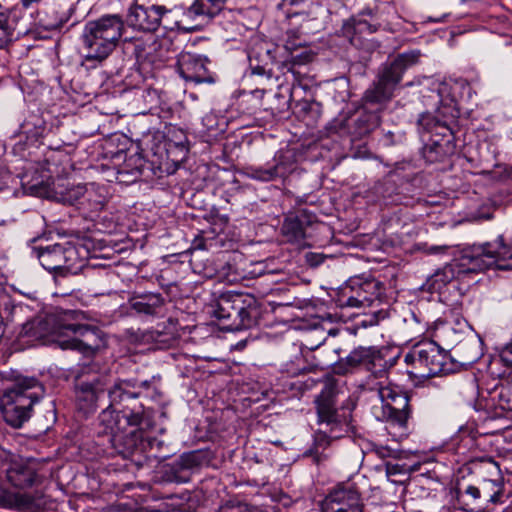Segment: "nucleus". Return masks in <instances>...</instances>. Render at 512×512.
Segmentation results:
<instances>
[{
	"mask_svg": "<svg viewBox=\"0 0 512 512\" xmlns=\"http://www.w3.org/2000/svg\"><path fill=\"white\" fill-rule=\"evenodd\" d=\"M124 29V20L118 14L87 21L80 36L84 59L94 63L105 61L118 46Z\"/></svg>",
	"mask_w": 512,
	"mask_h": 512,
	"instance_id": "f257e3e1",
	"label": "nucleus"
},
{
	"mask_svg": "<svg viewBox=\"0 0 512 512\" xmlns=\"http://www.w3.org/2000/svg\"><path fill=\"white\" fill-rule=\"evenodd\" d=\"M45 395L43 384L35 377L17 375L11 387L0 398L3 417L7 424L20 428L30 417L33 405Z\"/></svg>",
	"mask_w": 512,
	"mask_h": 512,
	"instance_id": "f03ea898",
	"label": "nucleus"
},
{
	"mask_svg": "<svg viewBox=\"0 0 512 512\" xmlns=\"http://www.w3.org/2000/svg\"><path fill=\"white\" fill-rule=\"evenodd\" d=\"M213 315L223 322L224 329L239 331L257 324L261 308L253 295L228 291L217 298Z\"/></svg>",
	"mask_w": 512,
	"mask_h": 512,
	"instance_id": "7ed1b4c3",
	"label": "nucleus"
},
{
	"mask_svg": "<svg viewBox=\"0 0 512 512\" xmlns=\"http://www.w3.org/2000/svg\"><path fill=\"white\" fill-rule=\"evenodd\" d=\"M338 385L334 378H327L314 403L317 423L325 425L333 438H342L352 431V412L337 405Z\"/></svg>",
	"mask_w": 512,
	"mask_h": 512,
	"instance_id": "20e7f679",
	"label": "nucleus"
},
{
	"mask_svg": "<svg viewBox=\"0 0 512 512\" xmlns=\"http://www.w3.org/2000/svg\"><path fill=\"white\" fill-rule=\"evenodd\" d=\"M404 362L408 366L410 378L426 379L448 374L453 369L448 354L435 342L418 343L405 355Z\"/></svg>",
	"mask_w": 512,
	"mask_h": 512,
	"instance_id": "39448f33",
	"label": "nucleus"
},
{
	"mask_svg": "<svg viewBox=\"0 0 512 512\" xmlns=\"http://www.w3.org/2000/svg\"><path fill=\"white\" fill-rule=\"evenodd\" d=\"M420 56V51L412 50L398 54L393 61L384 64L378 74L377 81L365 91V101L372 104L389 101L405 71L417 64Z\"/></svg>",
	"mask_w": 512,
	"mask_h": 512,
	"instance_id": "423d86ee",
	"label": "nucleus"
},
{
	"mask_svg": "<svg viewBox=\"0 0 512 512\" xmlns=\"http://www.w3.org/2000/svg\"><path fill=\"white\" fill-rule=\"evenodd\" d=\"M512 260V245L506 244L502 235L493 242L473 244L462 250L461 266L471 272H482L496 268L510 269L505 261Z\"/></svg>",
	"mask_w": 512,
	"mask_h": 512,
	"instance_id": "0eeeda50",
	"label": "nucleus"
},
{
	"mask_svg": "<svg viewBox=\"0 0 512 512\" xmlns=\"http://www.w3.org/2000/svg\"><path fill=\"white\" fill-rule=\"evenodd\" d=\"M80 313L76 310H65L58 313L57 329L66 339L58 340L62 349L76 350L84 355H93L100 347L99 331L89 325L70 322L76 320Z\"/></svg>",
	"mask_w": 512,
	"mask_h": 512,
	"instance_id": "6e6552de",
	"label": "nucleus"
},
{
	"mask_svg": "<svg viewBox=\"0 0 512 512\" xmlns=\"http://www.w3.org/2000/svg\"><path fill=\"white\" fill-rule=\"evenodd\" d=\"M126 383L115 384L108 392L110 405L99 416L101 424L114 438L128 432L129 428H136L142 421V414L125 407L117 410L115 405L126 399L136 397V394L126 390Z\"/></svg>",
	"mask_w": 512,
	"mask_h": 512,
	"instance_id": "1a4fd4ad",
	"label": "nucleus"
},
{
	"mask_svg": "<svg viewBox=\"0 0 512 512\" xmlns=\"http://www.w3.org/2000/svg\"><path fill=\"white\" fill-rule=\"evenodd\" d=\"M40 264L55 277L76 275L86 265V258L80 255L79 249L73 244L56 243L35 249Z\"/></svg>",
	"mask_w": 512,
	"mask_h": 512,
	"instance_id": "9d476101",
	"label": "nucleus"
},
{
	"mask_svg": "<svg viewBox=\"0 0 512 512\" xmlns=\"http://www.w3.org/2000/svg\"><path fill=\"white\" fill-rule=\"evenodd\" d=\"M379 379L370 389L377 392L382 402L383 417L391 425L405 430L411 414L409 396L398 386L388 382L386 375Z\"/></svg>",
	"mask_w": 512,
	"mask_h": 512,
	"instance_id": "9b49d317",
	"label": "nucleus"
},
{
	"mask_svg": "<svg viewBox=\"0 0 512 512\" xmlns=\"http://www.w3.org/2000/svg\"><path fill=\"white\" fill-rule=\"evenodd\" d=\"M320 508L321 512H364V503L357 484L345 481L329 490Z\"/></svg>",
	"mask_w": 512,
	"mask_h": 512,
	"instance_id": "f8f14e48",
	"label": "nucleus"
},
{
	"mask_svg": "<svg viewBox=\"0 0 512 512\" xmlns=\"http://www.w3.org/2000/svg\"><path fill=\"white\" fill-rule=\"evenodd\" d=\"M171 44L168 38L158 39L154 34L145 32L140 36L124 38L123 49L133 55L138 62H153L167 59L168 47Z\"/></svg>",
	"mask_w": 512,
	"mask_h": 512,
	"instance_id": "ddd939ff",
	"label": "nucleus"
},
{
	"mask_svg": "<svg viewBox=\"0 0 512 512\" xmlns=\"http://www.w3.org/2000/svg\"><path fill=\"white\" fill-rule=\"evenodd\" d=\"M385 353V350L374 346H359L349 353L345 362L350 368H365L375 379L383 378L396 361L395 358L388 361Z\"/></svg>",
	"mask_w": 512,
	"mask_h": 512,
	"instance_id": "4468645a",
	"label": "nucleus"
},
{
	"mask_svg": "<svg viewBox=\"0 0 512 512\" xmlns=\"http://www.w3.org/2000/svg\"><path fill=\"white\" fill-rule=\"evenodd\" d=\"M169 11L164 5L144 6L134 4L128 10L126 22L134 29L152 33L159 28L162 17Z\"/></svg>",
	"mask_w": 512,
	"mask_h": 512,
	"instance_id": "2eb2a0df",
	"label": "nucleus"
},
{
	"mask_svg": "<svg viewBox=\"0 0 512 512\" xmlns=\"http://www.w3.org/2000/svg\"><path fill=\"white\" fill-rule=\"evenodd\" d=\"M83 377V373L78 374L76 377V403L79 410L88 414L96 409L97 402L105 395V387L97 374L91 375L86 380Z\"/></svg>",
	"mask_w": 512,
	"mask_h": 512,
	"instance_id": "dca6fc26",
	"label": "nucleus"
},
{
	"mask_svg": "<svg viewBox=\"0 0 512 512\" xmlns=\"http://www.w3.org/2000/svg\"><path fill=\"white\" fill-rule=\"evenodd\" d=\"M208 60L201 55L190 52H181L177 60L180 76L186 81L195 83H212V75L207 68Z\"/></svg>",
	"mask_w": 512,
	"mask_h": 512,
	"instance_id": "f3484780",
	"label": "nucleus"
},
{
	"mask_svg": "<svg viewBox=\"0 0 512 512\" xmlns=\"http://www.w3.org/2000/svg\"><path fill=\"white\" fill-rule=\"evenodd\" d=\"M248 59L252 75L263 76L268 80L273 77L272 65L275 56L272 44L258 38L253 40L248 51Z\"/></svg>",
	"mask_w": 512,
	"mask_h": 512,
	"instance_id": "a211bd4d",
	"label": "nucleus"
},
{
	"mask_svg": "<svg viewBox=\"0 0 512 512\" xmlns=\"http://www.w3.org/2000/svg\"><path fill=\"white\" fill-rule=\"evenodd\" d=\"M376 298L377 284L375 282L352 281L342 290L340 305L352 308L370 307Z\"/></svg>",
	"mask_w": 512,
	"mask_h": 512,
	"instance_id": "6ab92c4d",
	"label": "nucleus"
},
{
	"mask_svg": "<svg viewBox=\"0 0 512 512\" xmlns=\"http://www.w3.org/2000/svg\"><path fill=\"white\" fill-rule=\"evenodd\" d=\"M312 223V217L305 210L287 215L281 226V234L288 243L305 245L306 229Z\"/></svg>",
	"mask_w": 512,
	"mask_h": 512,
	"instance_id": "aec40b11",
	"label": "nucleus"
},
{
	"mask_svg": "<svg viewBox=\"0 0 512 512\" xmlns=\"http://www.w3.org/2000/svg\"><path fill=\"white\" fill-rule=\"evenodd\" d=\"M246 170L249 178L269 182L285 177L290 172L291 165L282 153H277L272 162H268L265 166H249Z\"/></svg>",
	"mask_w": 512,
	"mask_h": 512,
	"instance_id": "412c9836",
	"label": "nucleus"
},
{
	"mask_svg": "<svg viewBox=\"0 0 512 512\" xmlns=\"http://www.w3.org/2000/svg\"><path fill=\"white\" fill-rule=\"evenodd\" d=\"M6 478L14 487L26 488L39 481L35 467L31 464L13 463L6 470Z\"/></svg>",
	"mask_w": 512,
	"mask_h": 512,
	"instance_id": "4be33fe9",
	"label": "nucleus"
},
{
	"mask_svg": "<svg viewBox=\"0 0 512 512\" xmlns=\"http://www.w3.org/2000/svg\"><path fill=\"white\" fill-rule=\"evenodd\" d=\"M165 300L160 293H143L134 295L130 299L131 308L138 314L158 315L160 314Z\"/></svg>",
	"mask_w": 512,
	"mask_h": 512,
	"instance_id": "5701e85b",
	"label": "nucleus"
},
{
	"mask_svg": "<svg viewBox=\"0 0 512 512\" xmlns=\"http://www.w3.org/2000/svg\"><path fill=\"white\" fill-rule=\"evenodd\" d=\"M455 353L462 365H472L484 355L483 341L477 336L463 339L456 345Z\"/></svg>",
	"mask_w": 512,
	"mask_h": 512,
	"instance_id": "b1692460",
	"label": "nucleus"
},
{
	"mask_svg": "<svg viewBox=\"0 0 512 512\" xmlns=\"http://www.w3.org/2000/svg\"><path fill=\"white\" fill-rule=\"evenodd\" d=\"M144 167L145 160L140 154L130 155L118 168L116 180L119 183H134L142 176Z\"/></svg>",
	"mask_w": 512,
	"mask_h": 512,
	"instance_id": "393cba45",
	"label": "nucleus"
},
{
	"mask_svg": "<svg viewBox=\"0 0 512 512\" xmlns=\"http://www.w3.org/2000/svg\"><path fill=\"white\" fill-rule=\"evenodd\" d=\"M106 190L104 187L89 184L81 202L80 210L83 213H96L101 211L106 204Z\"/></svg>",
	"mask_w": 512,
	"mask_h": 512,
	"instance_id": "a878e982",
	"label": "nucleus"
},
{
	"mask_svg": "<svg viewBox=\"0 0 512 512\" xmlns=\"http://www.w3.org/2000/svg\"><path fill=\"white\" fill-rule=\"evenodd\" d=\"M455 496L459 508L463 511L475 512L480 508L481 491L476 486L461 487L459 485L455 489Z\"/></svg>",
	"mask_w": 512,
	"mask_h": 512,
	"instance_id": "bb28decb",
	"label": "nucleus"
},
{
	"mask_svg": "<svg viewBox=\"0 0 512 512\" xmlns=\"http://www.w3.org/2000/svg\"><path fill=\"white\" fill-rule=\"evenodd\" d=\"M453 152L451 139H432L423 149L424 157L427 161L439 162Z\"/></svg>",
	"mask_w": 512,
	"mask_h": 512,
	"instance_id": "cd10ccee",
	"label": "nucleus"
},
{
	"mask_svg": "<svg viewBox=\"0 0 512 512\" xmlns=\"http://www.w3.org/2000/svg\"><path fill=\"white\" fill-rule=\"evenodd\" d=\"M227 0H195L187 9L190 16L214 17L219 14Z\"/></svg>",
	"mask_w": 512,
	"mask_h": 512,
	"instance_id": "c85d7f7f",
	"label": "nucleus"
},
{
	"mask_svg": "<svg viewBox=\"0 0 512 512\" xmlns=\"http://www.w3.org/2000/svg\"><path fill=\"white\" fill-rule=\"evenodd\" d=\"M492 405L502 410L512 411V387L508 385H496L489 392Z\"/></svg>",
	"mask_w": 512,
	"mask_h": 512,
	"instance_id": "c756f323",
	"label": "nucleus"
},
{
	"mask_svg": "<svg viewBox=\"0 0 512 512\" xmlns=\"http://www.w3.org/2000/svg\"><path fill=\"white\" fill-rule=\"evenodd\" d=\"M15 31V22L11 19V12L0 4V48L12 41Z\"/></svg>",
	"mask_w": 512,
	"mask_h": 512,
	"instance_id": "7c9ffc66",
	"label": "nucleus"
},
{
	"mask_svg": "<svg viewBox=\"0 0 512 512\" xmlns=\"http://www.w3.org/2000/svg\"><path fill=\"white\" fill-rule=\"evenodd\" d=\"M33 497L26 493H11L3 491L2 504L5 507L17 509H29L33 504Z\"/></svg>",
	"mask_w": 512,
	"mask_h": 512,
	"instance_id": "2f4dec72",
	"label": "nucleus"
},
{
	"mask_svg": "<svg viewBox=\"0 0 512 512\" xmlns=\"http://www.w3.org/2000/svg\"><path fill=\"white\" fill-rule=\"evenodd\" d=\"M418 125L422 127L423 130L430 133H433L434 129L450 131V126L447 119L441 120L439 114L433 115L429 112L420 115L418 119Z\"/></svg>",
	"mask_w": 512,
	"mask_h": 512,
	"instance_id": "473e14b6",
	"label": "nucleus"
},
{
	"mask_svg": "<svg viewBox=\"0 0 512 512\" xmlns=\"http://www.w3.org/2000/svg\"><path fill=\"white\" fill-rule=\"evenodd\" d=\"M372 452L375 453L377 457L380 459H401L403 458L404 451L392 448L390 446L381 445V444H374L372 447Z\"/></svg>",
	"mask_w": 512,
	"mask_h": 512,
	"instance_id": "72a5a7b5",
	"label": "nucleus"
},
{
	"mask_svg": "<svg viewBox=\"0 0 512 512\" xmlns=\"http://www.w3.org/2000/svg\"><path fill=\"white\" fill-rule=\"evenodd\" d=\"M437 114H439L441 120L447 119L449 126L453 125L459 117V110L456 107V102L451 100L449 104L439 107Z\"/></svg>",
	"mask_w": 512,
	"mask_h": 512,
	"instance_id": "f704fd0d",
	"label": "nucleus"
},
{
	"mask_svg": "<svg viewBox=\"0 0 512 512\" xmlns=\"http://www.w3.org/2000/svg\"><path fill=\"white\" fill-rule=\"evenodd\" d=\"M217 512H259L257 509L236 500H229L219 507Z\"/></svg>",
	"mask_w": 512,
	"mask_h": 512,
	"instance_id": "c9c22d12",
	"label": "nucleus"
},
{
	"mask_svg": "<svg viewBox=\"0 0 512 512\" xmlns=\"http://www.w3.org/2000/svg\"><path fill=\"white\" fill-rule=\"evenodd\" d=\"M88 185H77L70 188L66 194V200L80 209L81 202L84 198Z\"/></svg>",
	"mask_w": 512,
	"mask_h": 512,
	"instance_id": "e433bc0d",
	"label": "nucleus"
},
{
	"mask_svg": "<svg viewBox=\"0 0 512 512\" xmlns=\"http://www.w3.org/2000/svg\"><path fill=\"white\" fill-rule=\"evenodd\" d=\"M314 58V54L309 50H304L303 52L293 55L291 54V60L287 61L283 64L284 67H287L288 71L293 72L294 65H303L311 62Z\"/></svg>",
	"mask_w": 512,
	"mask_h": 512,
	"instance_id": "4c0bfd02",
	"label": "nucleus"
},
{
	"mask_svg": "<svg viewBox=\"0 0 512 512\" xmlns=\"http://www.w3.org/2000/svg\"><path fill=\"white\" fill-rule=\"evenodd\" d=\"M306 45L305 41H302L298 35V32L295 30H291L287 32V40L285 42V49L289 51L291 54L296 51L298 48L304 47Z\"/></svg>",
	"mask_w": 512,
	"mask_h": 512,
	"instance_id": "58836bf2",
	"label": "nucleus"
},
{
	"mask_svg": "<svg viewBox=\"0 0 512 512\" xmlns=\"http://www.w3.org/2000/svg\"><path fill=\"white\" fill-rule=\"evenodd\" d=\"M341 34L347 38L352 45H356V36L358 31L355 26V18L345 21L341 27Z\"/></svg>",
	"mask_w": 512,
	"mask_h": 512,
	"instance_id": "ea45409f",
	"label": "nucleus"
},
{
	"mask_svg": "<svg viewBox=\"0 0 512 512\" xmlns=\"http://www.w3.org/2000/svg\"><path fill=\"white\" fill-rule=\"evenodd\" d=\"M415 470H417V468L412 469L406 464H397L390 461L385 462V471L388 476L403 475Z\"/></svg>",
	"mask_w": 512,
	"mask_h": 512,
	"instance_id": "a19ab883",
	"label": "nucleus"
},
{
	"mask_svg": "<svg viewBox=\"0 0 512 512\" xmlns=\"http://www.w3.org/2000/svg\"><path fill=\"white\" fill-rule=\"evenodd\" d=\"M355 26H356V30L358 31V34H364V33L372 34L379 29L380 23L371 24L367 20L355 18Z\"/></svg>",
	"mask_w": 512,
	"mask_h": 512,
	"instance_id": "79ce46f5",
	"label": "nucleus"
},
{
	"mask_svg": "<svg viewBox=\"0 0 512 512\" xmlns=\"http://www.w3.org/2000/svg\"><path fill=\"white\" fill-rule=\"evenodd\" d=\"M487 485L492 486L493 493L489 495V502L497 504L501 501L503 495V483L497 480L487 482Z\"/></svg>",
	"mask_w": 512,
	"mask_h": 512,
	"instance_id": "37998d69",
	"label": "nucleus"
},
{
	"mask_svg": "<svg viewBox=\"0 0 512 512\" xmlns=\"http://www.w3.org/2000/svg\"><path fill=\"white\" fill-rule=\"evenodd\" d=\"M336 438H333L331 436V433L328 431V428L326 430L322 431L319 430L315 433V445L317 447L326 448L331 440H335Z\"/></svg>",
	"mask_w": 512,
	"mask_h": 512,
	"instance_id": "c03bdc74",
	"label": "nucleus"
},
{
	"mask_svg": "<svg viewBox=\"0 0 512 512\" xmlns=\"http://www.w3.org/2000/svg\"><path fill=\"white\" fill-rule=\"evenodd\" d=\"M499 356L506 366L512 367V341L501 350Z\"/></svg>",
	"mask_w": 512,
	"mask_h": 512,
	"instance_id": "a18cd8bd",
	"label": "nucleus"
},
{
	"mask_svg": "<svg viewBox=\"0 0 512 512\" xmlns=\"http://www.w3.org/2000/svg\"><path fill=\"white\" fill-rule=\"evenodd\" d=\"M452 126L453 125H450V131H446V130H442V129H434L433 133H435V136H442L441 139L450 138L452 140V137H451L453 134Z\"/></svg>",
	"mask_w": 512,
	"mask_h": 512,
	"instance_id": "49530a36",
	"label": "nucleus"
},
{
	"mask_svg": "<svg viewBox=\"0 0 512 512\" xmlns=\"http://www.w3.org/2000/svg\"><path fill=\"white\" fill-rule=\"evenodd\" d=\"M9 177L7 169L0 165V191L6 185V179Z\"/></svg>",
	"mask_w": 512,
	"mask_h": 512,
	"instance_id": "de8ad7c7",
	"label": "nucleus"
},
{
	"mask_svg": "<svg viewBox=\"0 0 512 512\" xmlns=\"http://www.w3.org/2000/svg\"><path fill=\"white\" fill-rule=\"evenodd\" d=\"M448 248H449V246H447V245L431 246L429 248V252L432 253V254L442 253L445 250H447Z\"/></svg>",
	"mask_w": 512,
	"mask_h": 512,
	"instance_id": "09e8293b",
	"label": "nucleus"
},
{
	"mask_svg": "<svg viewBox=\"0 0 512 512\" xmlns=\"http://www.w3.org/2000/svg\"><path fill=\"white\" fill-rule=\"evenodd\" d=\"M455 86L460 87L462 89H466V90H468V92H470V90H471V87H470L469 83L466 80H458V81H456L455 82Z\"/></svg>",
	"mask_w": 512,
	"mask_h": 512,
	"instance_id": "8fccbe9b",
	"label": "nucleus"
},
{
	"mask_svg": "<svg viewBox=\"0 0 512 512\" xmlns=\"http://www.w3.org/2000/svg\"><path fill=\"white\" fill-rule=\"evenodd\" d=\"M21 1V4L24 8H29L32 4L34 3H38L40 2L41 0H20Z\"/></svg>",
	"mask_w": 512,
	"mask_h": 512,
	"instance_id": "3c124183",
	"label": "nucleus"
},
{
	"mask_svg": "<svg viewBox=\"0 0 512 512\" xmlns=\"http://www.w3.org/2000/svg\"><path fill=\"white\" fill-rule=\"evenodd\" d=\"M311 258L309 261L312 265H319L323 260L319 255H311Z\"/></svg>",
	"mask_w": 512,
	"mask_h": 512,
	"instance_id": "603ef678",
	"label": "nucleus"
},
{
	"mask_svg": "<svg viewBox=\"0 0 512 512\" xmlns=\"http://www.w3.org/2000/svg\"><path fill=\"white\" fill-rule=\"evenodd\" d=\"M380 12V8L379 7H376L375 11H372V10H369L367 12H364V14H367L371 17H375L376 20H379L380 17H378V13Z\"/></svg>",
	"mask_w": 512,
	"mask_h": 512,
	"instance_id": "864d4df0",
	"label": "nucleus"
},
{
	"mask_svg": "<svg viewBox=\"0 0 512 512\" xmlns=\"http://www.w3.org/2000/svg\"><path fill=\"white\" fill-rule=\"evenodd\" d=\"M462 442L465 444V445H468V444H472L474 442V439L472 437H466L462 440Z\"/></svg>",
	"mask_w": 512,
	"mask_h": 512,
	"instance_id": "5fc2aeb1",
	"label": "nucleus"
},
{
	"mask_svg": "<svg viewBox=\"0 0 512 512\" xmlns=\"http://www.w3.org/2000/svg\"><path fill=\"white\" fill-rule=\"evenodd\" d=\"M194 246L199 249H204V245L202 244V240L198 242L197 240L194 241Z\"/></svg>",
	"mask_w": 512,
	"mask_h": 512,
	"instance_id": "6e6d98bb",
	"label": "nucleus"
},
{
	"mask_svg": "<svg viewBox=\"0 0 512 512\" xmlns=\"http://www.w3.org/2000/svg\"><path fill=\"white\" fill-rule=\"evenodd\" d=\"M211 120H213V116H212V115H207V116L204 118V121H208V122H210Z\"/></svg>",
	"mask_w": 512,
	"mask_h": 512,
	"instance_id": "4d7b16f0",
	"label": "nucleus"
},
{
	"mask_svg": "<svg viewBox=\"0 0 512 512\" xmlns=\"http://www.w3.org/2000/svg\"><path fill=\"white\" fill-rule=\"evenodd\" d=\"M158 148H159V147H157L156 149H154V147H151V151L153 152V154H155V155H156V154L158 153Z\"/></svg>",
	"mask_w": 512,
	"mask_h": 512,
	"instance_id": "13d9d810",
	"label": "nucleus"
}]
</instances>
